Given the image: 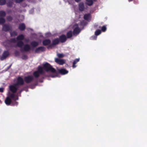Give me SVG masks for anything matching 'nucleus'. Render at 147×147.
Returning <instances> with one entry per match:
<instances>
[{
	"label": "nucleus",
	"mask_w": 147,
	"mask_h": 147,
	"mask_svg": "<svg viewBox=\"0 0 147 147\" xmlns=\"http://www.w3.org/2000/svg\"><path fill=\"white\" fill-rule=\"evenodd\" d=\"M43 66V67L38 66V70L34 72L33 74L35 78H38L40 74L52 78L57 76L56 70L49 63H46L44 64Z\"/></svg>",
	"instance_id": "1"
},
{
	"label": "nucleus",
	"mask_w": 147,
	"mask_h": 147,
	"mask_svg": "<svg viewBox=\"0 0 147 147\" xmlns=\"http://www.w3.org/2000/svg\"><path fill=\"white\" fill-rule=\"evenodd\" d=\"M24 83L23 79L20 77H19L17 79L16 83L9 86V88L10 91L13 93H15L19 88V85H22Z\"/></svg>",
	"instance_id": "2"
},
{
	"label": "nucleus",
	"mask_w": 147,
	"mask_h": 147,
	"mask_svg": "<svg viewBox=\"0 0 147 147\" xmlns=\"http://www.w3.org/2000/svg\"><path fill=\"white\" fill-rule=\"evenodd\" d=\"M22 90H21L17 94H15L14 93H10L8 96L6 98L5 102L7 105H9L12 100H16L18 99V96L19 94H20Z\"/></svg>",
	"instance_id": "3"
},
{
	"label": "nucleus",
	"mask_w": 147,
	"mask_h": 147,
	"mask_svg": "<svg viewBox=\"0 0 147 147\" xmlns=\"http://www.w3.org/2000/svg\"><path fill=\"white\" fill-rule=\"evenodd\" d=\"M86 23L83 20L81 22L80 24H76L74 26V30L73 34L74 35L76 36L79 34L81 31L80 27H81V25L84 26L86 24Z\"/></svg>",
	"instance_id": "4"
},
{
	"label": "nucleus",
	"mask_w": 147,
	"mask_h": 147,
	"mask_svg": "<svg viewBox=\"0 0 147 147\" xmlns=\"http://www.w3.org/2000/svg\"><path fill=\"white\" fill-rule=\"evenodd\" d=\"M24 38V36L22 34L19 35L17 38V40H19L17 43V46L20 48H21L22 46L23 45L24 43L22 40H23Z\"/></svg>",
	"instance_id": "5"
},
{
	"label": "nucleus",
	"mask_w": 147,
	"mask_h": 147,
	"mask_svg": "<svg viewBox=\"0 0 147 147\" xmlns=\"http://www.w3.org/2000/svg\"><path fill=\"white\" fill-rule=\"evenodd\" d=\"M21 49V51H30L31 49L30 46L27 44L25 45L22 46V48Z\"/></svg>",
	"instance_id": "6"
},
{
	"label": "nucleus",
	"mask_w": 147,
	"mask_h": 147,
	"mask_svg": "<svg viewBox=\"0 0 147 147\" xmlns=\"http://www.w3.org/2000/svg\"><path fill=\"white\" fill-rule=\"evenodd\" d=\"M24 79L26 83H28L33 81L34 78L32 76H29L25 77Z\"/></svg>",
	"instance_id": "7"
},
{
	"label": "nucleus",
	"mask_w": 147,
	"mask_h": 147,
	"mask_svg": "<svg viewBox=\"0 0 147 147\" xmlns=\"http://www.w3.org/2000/svg\"><path fill=\"white\" fill-rule=\"evenodd\" d=\"M44 51V47H40L36 48L35 50V52L36 53H39Z\"/></svg>",
	"instance_id": "8"
},
{
	"label": "nucleus",
	"mask_w": 147,
	"mask_h": 147,
	"mask_svg": "<svg viewBox=\"0 0 147 147\" xmlns=\"http://www.w3.org/2000/svg\"><path fill=\"white\" fill-rule=\"evenodd\" d=\"M55 61L57 63L60 65H62L65 63V62L63 60L60 59L58 58H55Z\"/></svg>",
	"instance_id": "9"
},
{
	"label": "nucleus",
	"mask_w": 147,
	"mask_h": 147,
	"mask_svg": "<svg viewBox=\"0 0 147 147\" xmlns=\"http://www.w3.org/2000/svg\"><path fill=\"white\" fill-rule=\"evenodd\" d=\"M9 54V52L8 51H5L3 55L2 56L1 58V60H3L4 59L6 58L8 56Z\"/></svg>",
	"instance_id": "10"
},
{
	"label": "nucleus",
	"mask_w": 147,
	"mask_h": 147,
	"mask_svg": "<svg viewBox=\"0 0 147 147\" xmlns=\"http://www.w3.org/2000/svg\"><path fill=\"white\" fill-rule=\"evenodd\" d=\"M10 29V27L9 24H5L3 26V30L5 31L9 30Z\"/></svg>",
	"instance_id": "11"
},
{
	"label": "nucleus",
	"mask_w": 147,
	"mask_h": 147,
	"mask_svg": "<svg viewBox=\"0 0 147 147\" xmlns=\"http://www.w3.org/2000/svg\"><path fill=\"white\" fill-rule=\"evenodd\" d=\"M79 8L80 11H83L84 9V3L83 2H81L79 4Z\"/></svg>",
	"instance_id": "12"
},
{
	"label": "nucleus",
	"mask_w": 147,
	"mask_h": 147,
	"mask_svg": "<svg viewBox=\"0 0 147 147\" xmlns=\"http://www.w3.org/2000/svg\"><path fill=\"white\" fill-rule=\"evenodd\" d=\"M66 40V37L65 35H62L59 37V40L62 42H65Z\"/></svg>",
	"instance_id": "13"
},
{
	"label": "nucleus",
	"mask_w": 147,
	"mask_h": 147,
	"mask_svg": "<svg viewBox=\"0 0 147 147\" xmlns=\"http://www.w3.org/2000/svg\"><path fill=\"white\" fill-rule=\"evenodd\" d=\"M84 19L87 21L90 20L91 17L89 13H87L85 14L84 17Z\"/></svg>",
	"instance_id": "14"
},
{
	"label": "nucleus",
	"mask_w": 147,
	"mask_h": 147,
	"mask_svg": "<svg viewBox=\"0 0 147 147\" xmlns=\"http://www.w3.org/2000/svg\"><path fill=\"white\" fill-rule=\"evenodd\" d=\"M59 72L62 74L64 75L67 74L68 71L66 69H62L59 70Z\"/></svg>",
	"instance_id": "15"
},
{
	"label": "nucleus",
	"mask_w": 147,
	"mask_h": 147,
	"mask_svg": "<svg viewBox=\"0 0 147 147\" xmlns=\"http://www.w3.org/2000/svg\"><path fill=\"white\" fill-rule=\"evenodd\" d=\"M42 43L44 45H47L50 43L51 41L49 39H46L43 41Z\"/></svg>",
	"instance_id": "16"
},
{
	"label": "nucleus",
	"mask_w": 147,
	"mask_h": 147,
	"mask_svg": "<svg viewBox=\"0 0 147 147\" xmlns=\"http://www.w3.org/2000/svg\"><path fill=\"white\" fill-rule=\"evenodd\" d=\"M25 28V26L24 24L22 23L20 24L19 26V28L21 30H24Z\"/></svg>",
	"instance_id": "17"
},
{
	"label": "nucleus",
	"mask_w": 147,
	"mask_h": 147,
	"mask_svg": "<svg viewBox=\"0 0 147 147\" xmlns=\"http://www.w3.org/2000/svg\"><path fill=\"white\" fill-rule=\"evenodd\" d=\"M79 58L76 59H75L74 61L72 66L73 68H74L76 67V66L75 65V64L77 63V62L79 61Z\"/></svg>",
	"instance_id": "18"
},
{
	"label": "nucleus",
	"mask_w": 147,
	"mask_h": 147,
	"mask_svg": "<svg viewBox=\"0 0 147 147\" xmlns=\"http://www.w3.org/2000/svg\"><path fill=\"white\" fill-rule=\"evenodd\" d=\"M31 45L33 47H35L38 45V42H37L33 41L31 42Z\"/></svg>",
	"instance_id": "19"
},
{
	"label": "nucleus",
	"mask_w": 147,
	"mask_h": 147,
	"mask_svg": "<svg viewBox=\"0 0 147 147\" xmlns=\"http://www.w3.org/2000/svg\"><path fill=\"white\" fill-rule=\"evenodd\" d=\"M73 34L71 31H70L67 34V38H70L72 36Z\"/></svg>",
	"instance_id": "20"
},
{
	"label": "nucleus",
	"mask_w": 147,
	"mask_h": 147,
	"mask_svg": "<svg viewBox=\"0 0 147 147\" xmlns=\"http://www.w3.org/2000/svg\"><path fill=\"white\" fill-rule=\"evenodd\" d=\"M87 1V4L89 5H92L93 4V1H95L96 0H86Z\"/></svg>",
	"instance_id": "21"
},
{
	"label": "nucleus",
	"mask_w": 147,
	"mask_h": 147,
	"mask_svg": "<svg viewBox=\"0 0 147 147\" xmlns=\"http://www.w3.org/2000/svg\"><path fill=\"white\" fill-rule=\"evenodd\" d=\"M59 42V39L56 38L53 40V44L54 45H55L58 43Z\"/></svg>",
	"instance_id": "22"
},
{
	"label": "nucleus",
	"mask_w": 147,
	"mask_h": 147,
	"mask_svg": "<svg viewBox=\"0 0 147 147\" xmlns=\"http://www.w3.org/2000/svg\"><path fill=\"white\" fill-rule=\"evenodd\" d=\"M6 15V13L5 11H0V17H4Z\"/></svg>",
	"instance_id": "23"
},
{
	"label": "nucleus",
	"mask_w": 147,
	"mask_h": 147,
	"mask_svg": "<svg viewBox=\"0 0 147 147\" xmlns=\"http://www.w3.org/2000/svg\"><path fill=\"white\" fill-rule=\"evenodd\" d=\"M101 33V31L100 30H98L95 32V34L96 36H98Z\"/></svg>",
	"instance_id": "24"
},
{
	"label": "nucleus",
	"mask_w": 147,
	"mask_h": 147,
	"mask_svg": "<svg viewBox=\"0 0 147 147\" xmlns=\"http://www.w3.org/2000/svg\"><path fill=\"white\" fill-rule=\"evenodd\" d=\"M6 3L5 0H0V5H5Z\"/></svg>",
	"instance_id": "25"
},
{
	"label": "nucleus",
	"mask_w": 147,
	"mask_h": 147,
	"mask_svg": "<svg viewBox=\"0 0 147 147\" xmlns=\"http://www.w3.org/2000/svg\"><path fill=\"white\" fill-rule=\"evenodd\" d=\"M10 33L11 36H15L17 34V33L16 31H13L12 32H11Z\"/></svg>",
	"instance_id": "26"
},
{
	"label": "nucleus",
	"mask_w": 147,
	"mask_h": 147,
	"mask_svg": "<svg viewBox=\"0 0 147 147\" xmlns=\"http://www.w3.org/2000/svg\"><path fill=\"white\" fill-rule=\"evenodd\" d=\"M5 22V20L3 18H0V24H3Z\"/></svg>",
	"instance_id": "27"
},
{
	"label": "nucleus",
	"mask_w": 147,
	"mask_h": 147,
	"mask_svg": "<svg viewBox=\"0 0 147 147\" xmlns=\"http://www.w3.org/2000/svg\"><path fill=\"white\" fill-rule=\"evenodd\" d=\"M57 56L59 58H62L64 57V55L63 54L58 53Z\"/></svg>",
	"instance_id": "28"
},
{
	"label": "nucleus",
	"mask_w": 147,
	"mask_h": 147,
	"mask_svg": "<svg viewBox=\"0 0 147 147\" xmlns=\"http://www.w3.org/2000/svg\"><path fill=\"white\" fill-rule=\"evenodd\" d=\"M7 20L8 21H11L12 20V18L11 16H8L7 17Z\"/></svg>",
	"instance_id": "29"
},
{
	"label": "nucleus",
	"mask_w": 147,
	"mask_h": 147,
	"mask_svg": "<svg viewBox=\"0 0 147 147\" xmlns=\"http://www.w3.org/2000/svg\"><path fill=\"white\" fill-rule=\"evenodd\" d=\"M12 2L11 1H9V2L7 3V6L9 7H11L12 5Z\"/></svg>",
	"instance_id": "30"
},
{
	"label": "nucleus",
	"mask_w": 147,
	"mask_h": 147,
	"mask_svg": "<svg viewBox=\"0 0 147 147\" xmlns=\"http://www.w3.org/2000/svg\"><path fill=\"white\" fill-rule=\"evenodd\" d=\"M51 36V34L49 32L46 33L45 36L47 37H50Z\"/></svg>",
	"instance_id": "31"
},
{
	"label": "nucleus",
	"mask_w": 147,
	"mask_h": 147,
	"mask_svg": "<svg viewBox=\"0 0 147 147\" xmlns=\"http://www.w3.org/2000/svg\"><path fill=\"white\" fill-rule=\"evenodd\" d=\"M101 30L103 32L105 31L106 30V26H102V28Z\"/></svg>",
	"instance_id": "32"
},
{
	"label": "nucleus",
	"mask_w": 147,
	"mask_h": 147,
	"mask_svg": "<svg viewBox=\"0 0 147 147\" xmlns=\"http://www.w3.org/2000/svg\"><path fill=\"white\" fill-rule=\"evenodd\" d=\"M97 38V36H92L90 38V39L91 40H96Z\"/></svg>",
	"instance_id": "33"
},
{
	"label": "nucleus",
	"mask_w": 147,
	"mask_h": 147,
	"mask_svg": "<svg viewBox=\"0 0 147 147\" xmlns=\"http://www.w3.org/2000/svg\"><path fill=\"white\" fill-rule=\"evenodd\" d=\"M11 42L15 43L16 42V40L15 38H12L10 40Z\"/></svg>",
	"instance_id": "34"
},
{
	"label": "nucleus",
	"mask_w": 147,
	"mask_h": 147,
	"mask_svg": "<svg viewBox=\"0 0 147 147\" xmlns=\"http://www.w3.org/2000/svg\"><path fill=\"white\" fill-rule=\"evenodd\" d=\"M4 88H0V92H3Z\"/></svg>",
	"instance_id": "35"
},
{
	"label": "nucleus",
	"mask_w": 147,
	"mask_h": 147,
	"mask_svg": "<svg viewBox=\"0 0 147 147\" xmlns=\"http://www.w3.org/2000/svg\"><path fill=\"white\" fill-rule=\"evenodd\" d=\"M22 19H20L21 21H22L24 19V17L23 16H21Z\"/></svg>",
	"instance_id": "36"
},
{
	"label": "nucleus",
	"mask_w": 147,
	"mask_h": 147,
	"mask_svg": "<svg viewBox=\"0 0 147 147\" xmlns=\"http://www.w3.org/2000/svg\"><path fill=\"white\" fill-rule=\"evenodd\" d=\"M11 65L7 67V69L8 70L11 67Z\"/></svg>",
	"instance_id": "37"
},
{
	"label": "nucleus",
	"mask_w": 147,
	"mask_h": 147,
	"mask_svg": "<svg viewBox=\"0 0 147 147\" xmlns=\"http://www.w3.org/2000/svg\"><path fill=\"white\" fill-rule=\"evenodd\" d=\"M75 0L76 2H78L81 1V0Z\"/></svg>",
	"instance_id": "38"
},
{
	"label": "nucleus",
	"mask_w": 147,
	"mask_h": 147,
	"mask_svg": "<svg viewBox=\"0 0 147 147\" xmlns=\"http://www.w3.org/2000/svg\"><path fill=\"white\" fill-rule=\"evenodd\" d=\"M18 105V102H15V105Z\"/></svg>",
	"instance_id": "39"
},
{
	"label": "nucleus",
	"mask_w": 147,
	"mask_h": 147,
	"mask_svg": "<svg viewBox=\"0 0 147 147\" xmlns=\"http://www.w3.org/2000/svg\"><path fill=\"white\" fill-rule=\"evenodd\" d=\"M132 0H128L129 1V2H130V1H131Z\"/></svg>",
	"instance_id": "40"
},
{
	"label": "nucleus",
	"mask_w": 147,
	"mask_h": 147,
	"mask_svg": "<svg viewBox=\"0 0 147 147\" xmlns=\"http://www.w3.org/2000/svg\"><path fill=\"white\" fill-rule=\"evenodd\" d=\"M31 10L32 11H33V9H32Z\"/></svg>",
	"instance_id": "41"
},
{
	"label": "nucleus",
	"mask_w": 147,
	"mask_h": 147,
	"mask_svg": "<svg viewBox=\"0 0 147 147\" xmlns=\"http://www.w3.org/2000/svg\"><path fill=\"white\" fill-rule=\"evenodd\" d=\"M40 82H42V81H40Z\"/></svg>",
	"instance_id": "42"
},
{
	"label": "nucleus",
	"mask_w": 147,
	"mask_h": 147,
	"mask_svg": "<svg viewBox=\"0 0 147 147\" xmlns=\"http://www.w3.org/2000/svg\"><path fill=\"white\" fill-rule=\"evenodd\" d=\"M5 47H6V48H7V47H6V46H5Z\"/></svg>",
	"instance_id": "43"
}]
</instances>
